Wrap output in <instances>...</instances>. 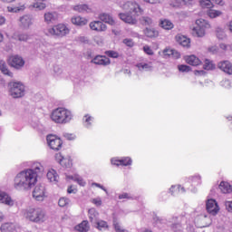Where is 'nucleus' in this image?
Masks as SVG:
<instances>
[{
    "instance_id": "7ed1b4c3",
    "label": "nucleus",
    "mask_w": 232,
    "mask_h": 232,
    "mask_svg": "<svg viewBox=\"0 0 232 232\" xmlns=\"http://www.w3.org/2000/svg\"><path fill=\"white\" fill-rule=\"evenodd\" d=\"M25 220L34 224H43L46 220V213L43 208H27L21 210Z\"/></svg>"
},
{
    "instance_id": "ea45409f",
    "label": "nucleus",
    "mask_w": 232,
    "mask_h": 232,
    "mask_svg": "<svg viewBox=\"0 0 232 232\" xmlns=\"http://www.w3.org/2000/svg\"><path fill=\"white\" fill-rule=\"evenodd\" d=\"M68 204H70V200L66 198H61L58 201V205L60 206V208H64L68 206Z\"/></svg>"
},
{
    "instance_id": "393cba45",
    "label": "nucleus",
    "mask_w": 232,
    "mask_h": 232,
    "mask_svg": "<svg viewBox=\"0 0 232 232\" xmlns=\"http://www.w3.org/2000/svg\"><path fill=\"white\" fill-rule=\"evenodd\" d=\"M76 231L88 232L90 231V224L87 220L82 221L75 227Z\"/></svg>"
},
{
    "instance_id": "69168bd1",
    "label": "nucleus",
    "mask_w": 232,
    "mask_h": 232,
    "mask_svg": "<svg viewBox=\"0 0 232 232\" xmlns=\"http://www.w3.org/2000/svg\"><path fill=\"white\" fill-rule=\"evenodd\" d=\"M111 164L114 166H121V160H111Z\"/></svg>"
},
{
    "instance_id": "aec40b11",
    "label": "nucleus",
    "mask_w": 232,
    "mask_h": 232,
    "mask_svg": "<svg viewBox=\"0 0 232 232\" xmlns=\"http://www.w3.org/2000/svg\"><path fill=\"white\" fill-rule=\"evenodd\" d=\"M72 24H75L76 26H84L88 24V20L84 17L81 16H74L71 19Z\"/></svg>"
},
{
    "instance_id": "a18cd8bd",
    "label": "nucleus",
    "mask_w": 232,
    "mask_h": 232,
    "mask_svg": "<svg viewBox=\"0 0 232 232\" xmlns=\"http://www.w3.org/2000/svg\"><path fill=\"white\" fill-rule=\"evenodd\" d=\"M172 229L174 232H182V227L180 226V224L172 225Z\"/></svg>"
},
{
    "instance_id": "423d86ee",
    "label": "nucleus",
    "mask_w": 232,
    "mask_h": 232,
    "mask_svg": "<svg viewBox=\"0 0 232 232\" xmlns=\"http://www.w3.org/2000/svg\"><path fill=\"white\" fill-rule=\"evenodd\" d=\"M197 26L193 29V34L197 37H204L206 35V28H209V24L202 18L196 20Z\"/></svg>"
},
{
    "instance_id": "c03bdc74",
    "label": "nucleus",
    "mask_w": 232,
    "mask_h": 232,
    "mask_svg": "<svg viewBox=\"0 0 232 232\" xmlns=\"http://www.w3.org/2000/svg\"><path fill=\"white\" fill-rule=\"evenodd\" d=\"M84 119H85L84 122H85L86 128H90V126L92 125V123L90 121H93V118H92L91 116L85 115Z\"/></svg>"
},
{
    "instance_id": "5fc2aeb1",
    "label": "nucleus",
    "mask_w": 232,
    "mask_h": 232,
    "mask_svg": "<svg viewBox=\"0 0 232 232\" xmlns=\"http://www.w3.org/2000/svg\"><path fill=\"white\" fill-rule=\"evenodd\" d=\"M120 200H122V198H128L129 200L131 199V197L128 193H123L119 196Z\"/></svg>"
},
{
    "instance_id": "f257e3e1",
    "label": "nucleus",
    "mask_w": 232,
    "mask_h": 232,
    "mask_svg": "<svg viewBox=\"0 0 232 232\" xmlns=\"http://www.w3.org/2000/svg\"><path fill=\"white\" fill-rule=\"evenodd\" d=\"M34 169L21 171L14 177V188L17 191H28L37 184V173H43L44 167L41 163H35Z\"/></svg>"
},
{
    "instance_id": "f704fd0d",
    "label": "nucleus",
    "mask_w": 232,
    "mask_h": 232,
    "mask_svg": "<svg viewBox=\"0 0 232 232\" xmlns=\"http://www.w3.org/2000/svg\"><path fill=\"white\" fill-rule=\"evenodd\" d=\"M69 179H72V180H74L75 182H78V184L80 186H86V182L84 181V179H82V178H81L79 175H75V176H71L69 177Z\"/></svg>"
},
{
    "instance_id": "5701e85b",
    "label": "nucleus",
    "mask_w": 232,
    "mask_h": 232,
    "mask_svg": "<svg viewBox=\"0 0 232 232\" xmlns=\"http://www.w3.org/2000/svg\"><path fill=\"white\" fill-rule=\"evenodd\" d=\"M44 21L47 24H53L57 21V14L55 13H45Z\"/></svg>"
},
{
    "instance_id": "c85d7f7f",
    "label": "nucleus",
    "mask_w": 232,
    "mask_h": 232,
    "mask_svg": "<svg viewBox=\"0 0 232 232\" xmlns=\"http://www.w3.org/2000/svg\"><path fill=\"white\" fill-rule=\"evenodd\" d=\"M47 179L50 182H58L59 175H57V171H55V169H51L47 172Z\"/></svg>"
},
{
    "instance_id": "6e6d98bb",
    "label": "nucleus",
    "mask_w": 232,
    "mask_h": 232,
    "mask_svg": "<svg viewBox=\"0 0 232 232\" xmlns=\"http://www.w3.org/2000/svg\"><path fill=\"white\" fill-rule=\"evenodd\" d=\"M225 206H226L227 211H232V200L231 201H226Z\"/></svg>"
},
{
    "instance_id": "2f4dec72",
    "label": "nucleus",
    "mask_w": 232,
    "mask_h": 232,
    "mask_svg": "<svg viewBox=\"0 0 232 232\" xmlns=\"http://www.w3.org/2000/svg\"><path fill=\"white\" fill-rule=\"evenodd\" d=\"M207 14H208V17H210V19H215V17H218V16L222 15V12L217 11L215 9H208L207 11Z\"/></svg>"
},
{
    "instance_id": "a19ab883",
    "label": "nucleus",
    "mask_w": 232,
    "mask_h": 232,
    "mask_svg": "<svg viewBox=\"0 0 232 232\" xmlns=\"http://www.w3.org/2000/svg\"><path fill=\"white\" fill-rule=\"evenodd\" d=\"M105 55H107V57H111L112 59H117L119 57V53L115 51H106Z\"/></svg>"
},
{
    "instance_id": "bb28decb",
    "label": "nucleus",
    "mask_w": 232,
    "mask_h": 232,
    "mask_svg": "<svg viewBox=\"0 0 232 232\" xmlns=\"http://www.w3.org/2000/svg\"><path fill=\"white\" fill-rule=\"evenodd\" d=\"M137 68L140 70V72H151L153 70V66L151 65V63H140L137 64Z\"/></svg>"
},
{
    "instance_id": "c9c22d12",
    "label": "nucleus",
    "mask_w": 232,
    "mask_h": 232,
    "mask_svg": "<svg viewBox=\"0 0 232 232\" xmlns=\"http://www.w3.org/2000/svg\"><path fill=\"white\" fill-rule=\"evenodd\" d=\"M73 10H75V12H79L80 14H83V12H88V5H75L73 7Z\"/></svg>"
},
{
    "instance_id": "0eeeda50",
    "label": "nucleus",
    "mask_w": 232,
    "mask_h": 232,
    "mask_svg": "<svg viewBox=\"0 0 232 232\" xmlns=\"http://www.w3.org/2000/svg\"><path fill=\"white\" fill-rule=\"evenodd\" d=\"M50 35H55L56 37H64V35H68L70 34V29L66 27L64 24H58L48 29Z\"/></svg>"
},
{
    "instance_id": "cd10ccee",
    "label": "nucleus",
    "mask_w": 232,
    "mask_h": 232,
    "mask_svg": "<svg viewBox=\"0 0 232 232\" xmlns=\"http://www.w3.org/2000/svg\"><path fill=\"white\" fill-rule=\"evenodd\" d=\"M219 189L222 193H232V187L228 182L221 181L219 184Z\"/></svg>"
},
{
    "instance_id": "4d7b16f0",
    "label": "nucleus",
    "mask_w": 232,
    "mask_h": 232,
    "mask_svg": "<svg viewBox=\"0 0 232 232\" xmlns=\"http://www.w3.org/2000/svg\"><path fill=\"white\" fill-rule=\"evenodd\" d=\"M93 41L99 45L102 44V38H101L100 36H94Z\"/></svg>"
},
{
    "instance_id": "1a4fd4ad",
    "label": "nucleus",
    "mask_w": 232,
    "mask_h": 232,
    "mask_svg": "<svg viewBox=\"0 0 232 232\" xmlns=\"http://www.w3.org/2000/svg\"><path fill=\"white\" fill-rule=\"evenodd\" d=\"M207 211L209 215H217L218 211H220V208H218V203L215 199H208L206 204Z\"/></svg>"
},
{
    "instance_id": "b1692460",
    "label": "nucleus",
    "mask_w": 232,
    "mask_h": 232,
    "mask_svg": "<svg viewBox=\"0 0 232 232\" xmlns=\"http://www.w3.org/2000/svg\"><path fill=\"white\" fill-rule=\"evenodd\" d=\"M94 227L99 229V231H106L108 229V223L104 220H97L93 223Z\"/></svg>"
},
{
    "instance_id": "37998d69",
    "label": "nucleus",
    "mask_w": 232,
    "mask_h": 232,
    "mask_svg": "<svg viewBox=\"0 0 232 232\" xmlns=\"http://www.w3.org/2000/svg\"><path fill=\"white\" fill-rule=\"evenodd\" d=\"M121 166H131V160L130 158H124L120 160Z\"/></svg>"
},
{
    "instance_id": "49530a36",
    "label": "nucleus",
    "mask_w": 232,
    "mask_h": 232,
    "mask_svg": "<svg viewBox=\"0 0 232 232\" xmlns=\"http://www.w3.org/2000/svg\"><path fill=\"white\" fill-rule=\"evenodd\" d=\"M123 44H126V46H129L130 48L133 47L134 44L133 40L128 38L123 40Z\"/></svg>"
},
{
    "instance_id": "8fccbe9b",
    "label": "nucleus",
    "mask_w": 232,
    "mask_h": 232,
    "mask_svg": "<svg viewBox=\"0 0 232 232\" xmlns=\"http://www.w3.org/2000/svg\"><path fill=\"white\" fill-rule=\"evenodd\" d=\"M143 50H144L145 53H147L148 55H153V50H151V48H150V46L145 45L143 47Z\"/></svg>"
},
{
    "instance_id": "dca6fc26",
    "label": "nucleus",
    "mask_w": 232,
    "mask_h": 232,
    "mask_svg": "<svg viewBox=\"0 0 232 232\" xmlns=\"http://www.w3.org/2000/svg\"><path fill=\"white\" fill-rule=\"evenodd\" d=\"M176 41L184 48H189V46H191V40L182 34L176 35Z\"/></svg>"
},
{
    "instance_id": "4468645a",
    "label": "nucleus",
    "mask_w": 232,
    "mask_h": 232,
    "mask_svg": "<svg viewBox=\"0 0 232 232\" xmlns=\"http://www.w3.org/2000/svg\"><path fill=\"white\" fill-rule=\"evenodd\" d=\"M91 63H92L93 64H99L101 66H108L111 63V62L110 61V58L106 56H101V55L94 57L91 61Z\"/></svg>"
},
{
    "instance_id": "6ab92c4d",
    "label": "nucleus",
    "mask_w": 232,
    "mask_h": 232,
    "mask_svg": "<svg viewBox=\"0 0 232 232\" xmlns=\"http://www.w3.org/2000/svg\"><path fill=\"white\" fill-rule=\"evenodd\" d=\"M99 19L102 21V23H106L107 24H111L113 26L115 24V20L109 14L102 13L99 15Z\"/></svg>"
},
{
    "instance_id": "0e129e2a",
    "label": "nucleus",
    "mask_w": 232,
    "mask_h": 232,
    "mask_svg": "<svg viewBox=\"0 0 232 232\" xmlns=\"http://www.w3.org/2000/svg\"><path fill=\"white\" fill-rule=\"evenodd\" d=\"M81 43H84L85 44H88L90 43V40H88V37L82 36L80 38Z\"/></svg>"
},
{
    "instance_id": "680f3d73",
    "label": "nucleus",
    "mask_w": 232,
    "mask_h": 232,
    "mask_svg": "<svg viewBox=\"0 0 232 232\" xmlns=\"http://www.w3.org/2000/svg\"><path fill=\"white\" fill-rule=\"evenodd\" d=\"M174 189H179V191H180V186H172L170 188H169V191L171 193V195H174L175 191Z\"/></svg>"
},
{
    "instance_id": "e2e57ef3",
    "label": "nucleus",
    "mask_w": 232,
    "mask_h": 232,
    "mask_svg": "<svg viewBox=\"0 0 232 232\" xmlns=\"http://www.w3.org/2000/svg\"><path fill=\"white\" fill-rule=\"evenodd\" d=\"M7 10H8V12H12V13L19 12V8H17V7H10V6H8Z\"/></svg>"
},
{
    "instance_id": "9b49d317",
    "label": "nucleus",
    "mask_w": 232,
    "mask_h": 232,
    "mask_svg": "<svg viewBox=\"0 0 232 232\" xmlns=\"http://www.w3.org/2000/svg\"><path fill=\"white\" fill-rule=\"evenodd\" d=\"M33 197L34 198H35V200L43 202V200H44V198L46 197V195L44 194V186H36L33 191Z\"/></svg>"
},
{
    "instance_id": "79ce46f5",
    "label": "nucleus",
    "mask_w": 232,
    "mask_h": 232,
    "mask_svg": "<svg viewBox=\"0 0 232 232\" xmlns=\"http://www.w3.org/2000/svg\"><path fill=\"white\" fill-rule=\"evenodd\" d=\"M178 70L182 72H191V67H189L188 65L181 64L178 66Z\"/></svg>"
},
{
    "instance_id": "338daca9",
    "label": "nucleus",
    "mask_w": 232,
    "mask_h": 232,
    "mask_svg": "<svg viewBox=\"0 0 232 232\" xmlns=\"http://www.w3.org/2000/svg\"><path fill=\"white\" fill-rule=\"evenodd\" d=\"M219 48L221 49V50H227V44H219Z\"/></svg>"
},
{
    "instance_id": "e433bc0d",
    "label": "nucleus",
    "mask_w": 232,
    "mask_h": 232,
    "mask_svg": "<svg viewBox=\"0 0 232 232\" xmlns=\"http://www.w3.org/2000/svg\"><path fill=\"white\" fill-rule=\"evenodd\" d=\"M41 1H45V0H37V2L34 3V5H33L34 8H35L38 11L44 10V8H46V4H44Z\"/></svg>"
},
{
    "instance_id": "412c9836",
    "label": "nucleus",
    "mask_w": 232,
    "mask_h": 232,
    "mask_svg": "<svg viewBox=\"0 0 232 232\" xmlns=\"http://www.w3.org/2000/svg\"><path fill=\"white\" fill-rule=\"evenodd\" d=\"M186 63L188 64H190V66H198L199 64L202 63V62L200 61V59H198L197 56L195 55H190L188 56L186 58Z\"/></svg>"
},
{
    "instance_id": "3c124183",
    "label": "nucleus",
    "mask_w": 232,
    "mask_h": 232,
    "mask_svg": "<svg viewBox=\"0 0 232 232\" xmlns=\"http://www.w3.org/2000/svg\"><path fill=\"white\" fill-rule=\"evenodd\" d=\"M27 39H29V36L27 34H18V41H26Z\"/></svg>"
},
{
    "instance_id": "20e7f679",
    "label": "nucleus",
    "mask_w": 232,
    "mask_h": 232,
    "mask_svg": "<svg viewBox=\"0 0 232 232\" xmlns=\"http://www.w3.org/2000/svg\"><path fill=\"white\" fill-rule=\"evenodd\" d=\"M51 119L56 124H68L73 119V115L65 108H57L53 111Z\"/></svg>"
},
{
    "instance_id": "c756f323",
    "label": "nucleus",
    "mask_w": 232,
    "mask_h": 232,
    "mask_svg": "<svg viewBox=\"0 0 232 232\" xmlns=\"http://www.w3.org/2000/svg\"><path fill=\"white\" fill-rule=\"evenodd\" d=\"M160 25L161 26V28H163L164 30H172V28L175 26L173 24V23H171V21L169 20H161L160 23Z\"/></svg>"
},
{
    "instance_id": "603ef678",
    "label": "nucleus",
    "mask_w": 232,
    "mask_h": 232,
    "mask_svg": "<svg viewBox=\"0 0 232 232\" xmlns=\"http://www.w3.org/2000/svg\"><path fill=\"white\" fill-rule=\"evenodd\" d=\"M63 137L67 139V140H75V135L70 134V133H64Z\"/></svg>"
},
{
    "instance_id": "f03ea898",
    "label": "nucleus",
    "mask_w": 232,
    "mask_h": 232,
    "mask_svg": "<svg viewBox=\"0 0 232 232\" xmlns=\"http://www.w3.org/2000/svg\"><path fill=\"white\" fill-rule=\"evenodd\" d=\"M121 8L127 13H120L118 15L120 19L127 24H137V23H139L137 17L144 15V9H142L137 2H126L121 5Z\"/></svg>"
},
{
    "instance_id": "473e14b6",
    "label": "nucleus",
    "mask_w": 232,
    "mask_h": 232,
    "mask_svg": "<svg viewBox=\"0 0 232 232\" xmlns=\"http://www.w3.org/2000/svg\"><path fill=\"white\" fill-rule=\"evenodd\" d=\"M1 232H12L14 231V225L10 223H5L0 227Z\"/></svg>"
},
{
    "instance_id": "4c0bfd02",
    "label": "nucleus",
    "mask_w": 232,
    "mask_h": 232,
    "mask_svg": "<svg viewBox=\"0 0 232 232\" xmlns=\"http://www.w3.org/2000/svg\"><path fill=\"white\" fill-rule=\"evenodd\" d=\"M199 3L202 8H208V10L213 8V3H211V0H200Z\"/></svg>"
},
{
    "instance_id": "a878e982",
    "label": "nucleus",
    "mask_w": 232,
    "mask_h": 232,
    "mask_svg": "<svg viewBox=\"0 0 232 232\" xmlns=\"http://www.w3.org/2000/svg\"><path fill=\"white\" fill-rule=\"evenodd\" d=\"M89 219L92 225L99 220V212L95 208L89 209Z\"/></svg>"
},
{
    "instance_id": "bf43d9fd",
    "label": "nucleus",
    "mask_w": 232,
    "mask_h": 232,
    "mask_svg": "<svg viewBox=\"0 0 232 232\" xmlns=\"http://www.w3.org/2000/svg\"><path fill=\"white\" fill-rule=\"evenodd\" d=\"M178 3H180V5H191L192 0H176Z\"/></svg>"
},
{
    "instance_id": "774afa93",
    "label": "nucleus",
    "mask_w": 232,
    "mask_h": 232,
    "mask_svg": "<svg viewBox=\"0 0 232 232\" xmlns=\"http://www.w3.org/2000/svg\"><path fill=\"white\" fill-rule=\"evenodd\" d=\"M206 73L205 71H195V75H204Z\"/></svg>"
},
{
    "instance_id": "2eb2a0df",
    "label": "nucleus",
    "mask_w": 232,
    "mask_h": 232,
    "mask_svg": "<svg viewBox=\"0 0 232 232\" xmlns=\"http://www.w3.org/2000/svg\"><path fill=\"white\" fill-rule=\"evenodd\" d=\"M90 28L94 32H106L108 27L102 21H94L90 24Z\"/></svg>"
},
{
    "instance_id": "f3484780",
    "label": "nucleus",
    "mask_w": 232,
    "mask_h": 232,
    "mask_svg": "<svg viewBox=\"0 0 232 232\" xmlns=\"http://www.w3.org/2000/svg\"><path fill=\"white\" fill-rule=\"evenodd\" d=\"M0 202L2 204H5V206H9L10 208L14 204V199H12V198L5 192H0Z\"/></svg>"
},
{
    "instance_id": "39448f33",
    "label": "nucleus",
    "mask_w": 232,
    "mask_h": 232,
    "mask_svg": "<svg viewBox=\"0 0 232 232\" xmlns=\"http://www.w3.org/2000/svg\"><path fill=\"white\" fill-rule=\"evenodd\" d=\"M9 95L13 99H21L26 93L24 84L21 82H10L8 83Z\"/></svg>"
},
{
    "instance_id": "7c9ffc66",
    "label": "nucleus",
    "mask_w": 232,
    "mask_h": 232,
    "mask_svg": "<svg viewBox=\"0 0 232 232\" xmlns=\"http://www.w3.org/2000/svg\"><path fill=\"white\" fill-rule=\"evenodd\" d=\"M0 71L4 75H9V77H12V72L8 70V66L6 63L3 61L0 62Z\"/></svg>"
},
{
    "instance_id": "6e6552de",
    "label": "nucleus",
    "mask_w": 232,
    "mask_h": 232,
    "mask_svg": "<svg viewBox=\"0 0 232 232\" xmlns=\"http://www.w3.org/2000/svg\"><path fill=\"white\" fill-rule=\"evenodd\" d=\"M47 144L51 150H54V151H59V150L63 148V140L61 138H57V136L52 134L47 136Z\"/></svg>"
},
{
    "instance_id": "9d476101",
    "label": "nucleus",
    "mask_w": 232,
    "mask_h": 232,
    "mask_svg": "<svg viewBox=\"0 0 232 232\" xmlns=\"http://www.w3.org/2000/svg\"><path fill=\"white\" fill-rule=\"evenodd\" d=\"M9 64L13 68L19 70L24 66V60L19 55H14L9 58Z\"/></svg>"
},
{
    "instance_id": "13d9d810",
    "label": "nucleus",
    "mask_w": 232,
    "mask_h": 232,
    "mask_svg": "<svg viewBox=\"0 0 232 232\" xmlns=\"http://www.w3.org/2000/svg\"><path fill=\"white\" fill-rule=\"evenodd\" d=\"M172 57H174V59H179L180 58V53H179L177 50L173 49Z\"/></svg>"
},
{
    "instance_id": "de8ad7c7",
    "label": "nucleus",
    "mask_w": 232,
    "mask_h": 232,
    "mask_svg": "<svg viewBox=\"0 0 232 232\" xmlns=\"http://www.w3.org/2000/svg\"><path fill=\"white\" fill-rule=\"evenodd\" d=\"M53 72L56 73V75H61V73H63V68H61L59 65H55L53 67Z\"/></svg>"
},
{
    "instance_id": "864d4df0",
    "label": "nucleus",
    "mask_w": 232,
    "mask_h": 232,
    "mask_svg": "<svg viewBox=\"0 0 232 232\" xmlns=\"http://www.w3.org/2000/svg\"><path fill=\"white\" fill-rule=\"evenodd\" d=\"M222 86L225 88H231V82L229 80H225L221 82Z\"/></svg>"
},
{
    "instance_id": "ddd939ff",
    "label": "nucleus",
    "mask_w": 232,
    "mask_h": 232,
    "mask_svg": "<svg viewBox=\"0 0 232 232\" xmlns=\"http://www.w3.org/2000/svg\"><path fill=\"white\" fill-rule=\"evenodd\" d=\"M218 68L227 73V75H232V63L229 61H222L218 63Z\"/></svg>"
},
{
    "instance_id": "4be33fe9",
    "label": "nucleus",
    "mask_w": 232,
    "mask_h": 232,
    "mask_svg": "<svg viewBox=\"0 0 232 232\" xmlns=\"http://www.w3.org/2000/svg\"><path fill=\"white\" fill-rule=\"evenodd\" d=\"M143 34L146 37H150V39L153 37H159V31L155 30V28L146 27L143 30Z\"/></svg>"
},
{
    "instance_id": "052dcab7",
    "label": "nucleus",
    "mask_w": 232,
    "mask_h": 232,
    "mask_svg": "<svg viewBox=\"0 0 232 232\" xmlns=\"http://www.w3.org/2000/svg\"><path fill=\"white\" fill-rule=\"evenodd\" d=\"M92 186H96V188H100L101 189L105 191V193H108V190L102 185H101L99 183H92Z\"/></svg>"
},
{
    "instance_id": "72a5a7b5",
    "label": "nucleus",
    "mask_w": 232,
    "mask_h": 232,
    "mask_svg": "<svg viewBox=\"0 0 232 232\" xmlns=\"http://www.w3.org/2000/svg\"><path fill=\"white\" fill-rule=\"evenodd\" d=\"M216 35H217L218 39H219L220 41H224V39L227 38V35L226 34V32H224L222 30V28H217Z\"/></svg>"
},
{
    "instance_id": "f8f14e48",
    "label": "nucleus",
    "mask_w": 232,
    "mask_h": 232,
    "mask_svg": "<svg viewBox=\"0 0 232 232\" xmlns=\"http://www.w3.org/2000/svg\"><path fill=\"white\" fill-rule=\"evenodd\" d=\"M34 24V17L30 14H24L20 17V26L23 30H28Z\"/></svg>"
},
{
    "instance_id": "09e8293b",
    "label": "nucleus",
    "mask_w": 232,
    "mask_h": 232,
    "mask_svg": "<svg viewBox=\"0 0 232 232\" xmlns=\"http://www.w3.org/2000/svg\"><path fill=\"white\" fill-rule=\"evenodd\" d=\"M163 54L167 57H171L173 55V49H165Z\"/></svg>"
},
{
    "instance_id": "58836bf2",
    "label": "nucleus",
    "mask_w": 232,
    "mask_h": 232,
    "mask_svg": "<svg viewBox=\"0 0 232 232\" xmlns=\"http://www.w3.org/2000/svg\"><path fill=\"white\" fill-rule=\"evenodd\" d=\"M203 68L204 70H215V64L210 60H205Z\"/></svg>"
},
{
    "instance_id": "a211bd4d",
    "label": "nucleus",
    "mask_w": 232,
    "mask_h": 232,
    "mask_svg": "<svg viewBox=\"0 0 232 232\" xmlns=\"http://www.w3.org/2000/svg\"><path fill=\"white\" fill-rule=\"evenodd\" d=\"M139 21L142 26H153V24H155V20H153V17L148 15L141 16Z\"/></svg>"
}]
</instances>
